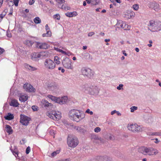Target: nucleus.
I'll list each match as a JSON object with an SVG mask.
<instances>
[{
  "label": "nucleus",
  "mask_w": 161,
  "mask_h": 161,
  "mask_svg": "<svg viewBox=\"0 0 161 161\" xmlns=\"http://www.w3.org/2000/svg\"><path fill=\"white\" fill-rule=\"evenodd\" d=\"M69 115L71 119L77 122L84 119L85 116V114L82 111L75 109L69 111Z\"/></svg>",
  "instance_id": "nucleus-1"
},
{
  "label": "nucleus",
  "mask_w": 161,
  "mask_h": 161,
  "mask_svg": "<svg viewBox=\"0 0 161 161\" xmlns=\"http://www.w3.org/2000/svg\"><path fill=\"white\" fill-rule=\"evenodd\" d=\"M81 90L88 92L90 95L95 96L98 95L100 91V89L96 85L87 84L82 86Z\"/></svg>",
  "instance_id": "nucleus-2"
},
{
  "label": "nucleus",
  "mask_w": 161,
  "mask_h": 161,
  "mask_svg": "<svg viewBox=\"0 0 161 161\" xmlns=\"http://www.w3.org/2000/svg\"><path fill=\"white\" fill-rule=\"evenodd\" d=\"M138 151L144 155L149 156L155 155L158 153L156 149L145 146L138 148Z\"/></svg>",
  "instance_id": "nucleus-3"
},
{
  "label": "nucleus",
  "mask_w": 161,
  "mask_h": 161,
  "mask_svg": "<svg viewBox=\"0 0 161 161\" xmlns=\"http://www.w3.org/2000/svg\"><path fill=\"white\" fill-rule=\"evenodd\" d=\"M148 26V29L151 31L158 32L161 30V22L151 20Z\"/></svg>",
  "instance_id": "nucleus-4"
},
{
  "label": "nucleus",
  "mask_w": 161,
  "mask_h": 161,
  "mask_svg": "<svg viewBox=\"0 0 161 161\" xmlns=\"http://www.w3.org/2000/svg\"><path fill=\"white\" fill-rule=\"evenodd\" d=\"M45 67L48 70H52L54 69L56 64L50 58L46 59L44 62Z\"/></svg>",
  "instance_id": "nucleus-5"
},
{
  "label": "nucleus",
  "mask_w": 161,
  "mask_h": 161,
  "mask_svg": "<svg viewBox=\"0 0 161 161\" xmlns=\"http://www.w3.org/2000/svg\"><path fill=\"white\" fill-rule=\"evenodd\" d=\"M47 115L49 118L56 120H59L61 117V114L60 112L53 110L48 112Z\"/></svg>",
  "instance_id": "nucleus-6"
},
{
  "label": "nucleus",
  "mask_w": 161,
  "mask_h": 161,
  "mask_svg": "<svg viewBox=\"0 0 161 161\" xmlns=\"http://www.w3.org/2000/svg\"><path fill=\"white\" fill-rule=\"evenodd\" d=\"M82 74L85 76L91 78L93 75V71L90 68L84 67L81 69Z\"/></svg>",
  "instance_id": "nucleus-7"
},
{
  "label": "nucleus",
  "mask_w": 161,
  "mask_h": 161,
  "mask_svg": "<svg viewBox=\"0 0 161 161\" xmlns=\"http://www.w3.org/2000/svg\"><path fill=\"white\" fill-rule=\"evenodd\" d=\"M128 128L130 130L133 132H138L142 130V127L137 124H130L128 126Z\"/></svg>",
  "instance_id": "nucleus-8"
},
{
  "label": "nucleus",
  "mask_w": 161,
  "mask_h": 161,
  "mask_svg": "<svg viewBox=\"0 0 161 161\" xmlns=\"http://www.w3.org/2000/svg\"><path fill=\"white\" fill-rule=\"evenodd\" d=\"M62 64L64 67L66 69H73V67L71 64V60L68 58L66 57L64 58L62 61Z\"/></svg>",
  "instance_id": "nucleus-9"
},
{
  "label": "nucleus",
  "mask_w": 161,
  "mask_h": 161,
  "mask_svg": "<svg viewBox=\"0 0 161 161\" xmlns=\"http://www.w3.org/2000/svg\"><path fill=\"white\" fill-rule=\"evenodd\" d=\"M20 117V123L23 125H28L31 118L23 114H21Z\"/></svg>",
  "instance_id": "nucleus-10"
},
{
  "label": "nucleus",
  "mask_w": 161,
  "mask_h": 161,
  "mask_svg": "<svg viewBox=\"0 0 161 161\" xmlns=\"http://www.w3.org/2000/svg\"><path fill=\"white\" fill-rule=\"evenodd\" d=\"M148 7L156 11H158L161 9L160 5L155 2L150 3L148 5Z\"/></svg>",
  "instance_id": "nucleus-11"
},
{
  "label": "nucleus",
  "mask_w": 161,
  "mask_h": 161,
  "mask_svg": "<svg viewBox=\"0 0 161 161\" xmlns=\"http://www.w3.org/2000/svg\"><path fill=\"white\" fill-rule=\"evenodd\" d=\"M24 88L27 92H34L35 91V89L33 86L29 84H25L23 86Z\"/></svg>",
  "instance_id": "nucleus-12"
},
{
  "label": "nucleus",
  "mask_w": 161,
  "mask_h": 161,
  "mask_svg": "<svg viewBox=\"0 0 161 161\" xmlns=\"http://www.w3.org/2000/svg\"><path fill=\"white\" fill-rule=\"evenodd\" d=\"M135 14L134 12L131 11H128L124 14V17L127 19L133 18L135 16Z\"/></svg>",
  "instance_id": "nucleus-13"
},
{
  "label": "nucleus",
  "mask_w": 161,
  "mask_h": 161,
  "mask_svg": "<svg viewBox=\"0 0 161 161\" xmlns=\"http://www.w3.org/2000/svg\"><path fill=\"white\" fill-rule=\"evenodd\" d=\"M47 86L49 90L53 91L57 87L58 85L55 82L50 83L48 82Z\"/></svg>",
  "instance_id": "nucleus-14"
},
{
  "label": "nucleus",
  "mask_w": 161,
  "mask_h": 161,
  "mask_svg": "<svg viewBox=\"0 0 161 161\" xmlns=\"http://www.w3.org/2000/svg\"><path fill=\"white\" fill-rule=\"evenodd\" d=\"M36 47L41 49H46L49 47V45L45 43L36 42Z\"/></svg>",
  "instance_id": "nucleus-15"
},
{
  "label": "nucleus",
  "mask_w": 161,
  "mask_h": 161,
  "mask_svg": "<svg viewBox=\"0 0 161 161\" xmlns=\"http://www.w3.org/2000/svg\"><path fill=\"white\" fill-rule=\"evenodd\" d=\"M117 27L118 28H122L124 30H126V24L125 22H123L121 20L118 21L116 24Z\"/></svg>",
  "instance_id": "nucleus-16"
},
{
  "label": "nucleus",
  "mask_w": 161,
  "mask_h": 161,
  "mask_svg": "<svg viewBox=\"0 0 161 161\" xmlns=\"http://www.w3.org/2000/svg\"><path fill=\"white\" fill-rule=\"evenodd\" d=\"M28 99V96L26 94H21L19 97V100L21 102H25Z\"/></svg>",
  "instance_id": "nucleus-17"
},
{
  "label": "nucleus",
  "mask_w": 161,
  "mask_h": 161,
  "mask_svg": "<svg viewBox=\"0 0 161 161\" xmlns=\"http://www.w3.org/2000/svg\"><path fill=\"white\" fill-rule=\"evenodd\" d=\"M5 130L8 134H12L13 132L11 127L8 125H5Z\"/></svg>",
  "instance_id": "nucleus-18"
},
{
  "label": "nucleus",
  "mask_w": 161,
  "mask_h": 161,
  "mask_svg": "<svg viewBox=\"0 0 161 161\" xmlns=\"http://www.w3.org/2000/svg\"><path fill=\"white\" fill-rule=\"evenodd\" d=\"M78 142H67V144L69 147H75L78 144Z\"/></svg>",
  "instance_id": "nucleus-19"
},
{
  "label": "nucleus",
  "mask_w": 161,
  "mask_h": 161,
  "mask_svg": "<svg viewBox=\"0 0 161 161\" xmlns=\"http://www.w3.org/2000/svg\"><path fill=\"white\" fill-rule=\"evenodd\" d=\"M77 15V13L75 11L73 12H67L65 13V15L68 17H72L75 16Z\"/></svg>",
  "instance_id": "nucleus-20"
},
{
  "label": "nucleus",
  "mask_w": 161,
  "mask_h": 161,
  "mask_svg": "<svg viewBox=\"0 0 161 161\" xmlns=\"http://www.w3.org/2000/svg\"><path fill=\"white\" fill-rule=\"evenodd\" d=\"M19 2V0H13V1H10L9 2H8V4L9 6H10L11 4H12V5L14 4L15 6L17 7L18 5Z\"/></svg>",
  "instance_id": "nucleus-21"
},
{
  "label": "nucleus",
  "mask_w": 161,
  "mask_h": 161,
  "mask_svg": "<svg viewBox=\"0 0 161 161\" xmlns=\"http://www.w3.org/2000/svg\"><path fill=\"white\" fill-rule=\"evenodd\" d=\"M42 103L44 107L46 108L50 107L53 105L52 104L49 103L47 101L45 100H42Z\"/></svg>",
  "instance_id": "nucleus-22"
},
{
  "label": "nucleus",
  "mask_w": 161,
  "mask_h": 161,
  "mask_svg": "<svg viewBox=\"0 0 161 161\" xmlns=\"http://www.w3.org/2000/svg\"><path fill=\"white\" fill-rule=\"evenodd\" d=\"M19 105L17 101L15 99L12 100L10 103V105L14 107H17Z\"/></svg>",
  "instance_id": "nucleus-23"
},
{
  "label": "nucleus",
  "mask_w": 161,
  "mask_h": 161,
  "mask_svg": "<svg viewBox=\"0 0 161 161\" xmlns=\"http://www.w3.org/2000/svg\"><path fill=\"white\" fill-rule=\"evenodd\" d=\"M77 138L74 136L72 135H69L67 137V141H77Z\"/></svg>",
  "instance_id": "nucleus-24"
},
{
  "label": "nucleus",
  "mask_w": 161,
  "mask_h": 161,
  "mask_svg": "<svg viewBox=\"0 0 161 161\" xmlns=\"http://www.w3.org/2000/svg\"><path fill=\"white\" fill-rule=\"evenodd\" d=\"M24 66L25 68L28 69L30 71H35L36 69V68L33 67L32 66H30L26 64H24Z\"/></svg>",
  "instance_id": "nucleus-25"
},
{
  "label": "nucleus",
  "mask_w": 161,
  "mask_h": 161,
  "mask_svg": "<svg viewBox=\"0 0 161 161\" xmlns=\"http://www.w3.org/2000/svg\"><path fill=\"white\" fill-rule=\"evenodd\" d=\"M4 118L6 120H10L14 119V116L13 114H11L10 113H8L7 115L4 116Z\"/></svg>",
  "instance_id": "nucleus-26"
},
{
  "label": "nucleus",
  "mask_w": 161,
  "mask_h": 161,
  "mask_svg": "<svg viewBox=\"0 0 161 161\" xmlns=\"http://www.w3.org/2000/svg\"><path fill=\"white\" fill-rule=\"evenodd\" d=\"M99 159L100 161H111V158L107 156H100Z\"/></svg>",
  "instance_id": "nucleus-27"
},
{
  "label": "nucleus",
  "mask_w": 161,
  "mask_h": 161,
  "mask_svg": "<svg viewBox=\"0 0 161 161\" xmlns=\"http://www.w3.org/2000/svg\"><path fill=\"white\" fill-rule=\"evenodd\" d=\"M68 98L67 96H64L60 98V104H64L67 101Z\"/></svg>",
  "instance_id": "nucleus-28"
},
{
  "label": "nucleus",
  "mask_w": 161,
  "mask_h": 161,
  "mask_svg": "<svg viewBox=\"0 0 161 161\" xmlns=\"http://www.w3.org/2000/svg\"><path fill=\"white\" fill-rule=\"evenodd\" d=\"M147 134L149 135L152 136H161V131H157L156 132H148L147 133Z\"/></svg>",
  "instance_id": "nucleus-29"
},
{
  "label": "nucleus",
  "mask_w": 161,
  "mask_h": 161,
  "mask_svg": "<svg viewBox=\"0 0 161 161\" xmlns=\"http://www.w3.org/2000/svg\"><path fill=\"white\" fill-rule=\"evenodd\" d=\"M48 131L49 133V134L51 136H53V138L55 137L54 136L55 134L56 131H54L53 130L50 128L48 129Z\"/></svg>",
  "instance_id": "nucleus-30"
},
{
  "label": "nucleus",
  "mask_w": 161,
  "mask_h": 161,
  "mask_svg": "<svg viewBox=\"0 0 161 161\" xmlns=\"http://www.w3.org/2000/svg\"><path fill=\"white\" fill-rule=\"evenodd\" d=\"M47 31V33H44L42 34L43 37H50L51 36V32L50 30H48Z\"/></svg>",
  "instance_id": "nucleus-31"
},
{
  "label": "nucleus",
  "mask_w": 161,
  "mask_h": 161,
  "mask_svg": "<svg viewBox=\"0 0 161 161\" xmlns=\"http://www.w3.org/2000/svg\"><path fill=\"white\" fill-rule=\"evenodd\" d=\"M34 21L35 23L36 24H40L41 23V19L39 17H36L34 19Z\"/></svg>",
  "instance_id": "nucleus-32"
},
{
  "label": "nucleus",
  "mask_w": 161,
  "mask_h": 161,
  "mask_svg": "<svg viewBox=\"0 0 161 161\" xmlns=\"http://www.w3.org/2000/svg\"><path fill=\"white\" fill-rule=\"evenodd\" d=\"M75 129L79 132H83L84 131V129L82 128L81 126H76L75 127Z\"/></svg>",
  "instance_id": "nucleus-33"
},
{
  "label": "nucleus",
  "mask_w": 161,
  "mask_h": 161,
  "mask_svg": "<svg viewBox=\"0 0 161 161\" xmlns=\"http://www.w3.org/2000/svg\"><path fill=\"white\" fill-rule=\"evenodd\" d=\"M25 43L29 46H31L34 43V42L30 40H26Z\"/></svg>",
  "instance_id": "nucleus-34"
},
{
  "label": "nucleus",
  "mask_w": 161,
  "mask_h": 161,
  "mask_svg": "<svg viewBox=\"0 0 161 161\" xmlns=\"http://www.w3.org/2000/svg\"><path fill=\"white\" fill-rule=\"evenodd\" d=\"M54 62L57 64H60V62L59 61V58L58 56H55L54 57Z\"/></svg>",
  "instance_id": "nucleus-35"
},
{
  "label": "nucleus",
  "mask_w": 161,
  "mask_h": 161,
  "mask_svg": "<svg viewBox=\"0 0 161 161\" xmlns=\"http://www.w3.org/2000/svg\"><path fill=\"white\" fill-rule=\"evenodd\" d=\"M84 57L85 58L87 59H91L92 60V57H91L90 55L88 53H85L84 55Z\"/></svg>",
  "instance_id": "nucleus-36"
},
{
  "label": "nucleus",
  "mask_w": 161,
  "mask_h": 161,
  "mask_svg": "<svg viewBox=\"0 0 161 161\" xmlns=\"http://www.w3.org/2000/svg\"><path fill=\"white\" fill-rule=\"evenodd\" d=\"M40 53L42 58L44 57H47L48 56L47 53L46 52H41Z\"/></svg>",
  "instance_id": "nucleus-37"
},
{
  "label": "nucleus",
  "mask_w": 161,
  "mask_h": 161,
  "mask_svg": "<svg viewBox=\"0 0 161 161\" xmlns=\"http://www.w3.org/2000/svg\"><path fill=\"white\" fill-rule=\"evenodd\" d=\"M60 152V150H57L56 151L53 152L51 154L52 157H54L57 154H59Z\"/></svg>",
  "instance_id": "nucleus-38"
},
{
  "label": "nucleus",
  "mask_w": 161,
  "mask_h": 161,
  "mask_svg": "<svg viewBox=\"0 0 161 161\" xmlns=\"http://www.w3.org/2000/svg\"><path fill=\"white\" fill-rule=\"evenodd\" d=\"M52 101H53L54 102L56 100L57 97L53 96L52 95H49L47 96Z\"/></svg>",
  "instance_id": "nucleus-39"
},
{
  "label": "nucleus",
  "mask_w": 161,
  "mask_h": 161,
  "mask_svg": "<svg viewBox=\"0 0 161 161\" xmlns=\"http://www.w3.org/2000/svg\"><path fill=\"white\" fill-rule=\"evenodd\" d=\"M100 2V0H92V5H96L98 4Z\"/></svg>",
  "instance_id": "nucleus-40"
},
{
  "label": "nucleus",
  "mask_w": 161,
  "mask_h": 161,
  "mask_svg": "<svg viewBox=\"0 0 161 161\" xmlns=\"http://www.w3.org/2000/svg\"><path fill=\"white\" fill-rule=\"evenodd\" d=\"M53 18L54 19H57V20H59L60 19V15L59 14H58L55 15H54L53 16Z\"/></svg>",
  "instance_id": "nucleus-41"
},
{
  "label": "nucleus",
  "mask_w": 161,
  "mask_h": 161,
  "mask_svg": "<svg viewBox=\"0 0 161 161\" xmlns=\"http://www.w3.org/2000/svg\"><path fill=\"white\" fill-rule=\"evenodd\" d=\"M7 11V9L5 10L2 14H0V18L2 19L6 15Z\"/></svg>",
  "instance_id": "nucleus-42"
},
{
  "label": "nucleus",
  "mask_w": 161,
  "mask_h": 161,
  "mask_svg": "<svg viewBox=\"0 0 161 161\" xmlns=\"http://www.w3.org/2000/svg\"><path fill=\"white\" fill-rule=\"evenodd\" d=\"M12 152L13 154L14 155L16 158L17 157H18L19 152L17 150H12Z\"/></svg>",
  "instance_id": "nucleus-43"
},
{
  "label": "nucleus",
  "mask_w": 161,
  "mask_h": 161,
  "mask_svg": "<svg viewBox=\"0 0 161 161\" xmlns=\"http://www.w3.org/2000/svg\"><path fill=\"white\" fill-rule=\"evenodd\" d=\"M130 112H133L134 111L136 110L137 109V107L135 106H132L130 108Z\"/></svg>",
  "instance_id": "nucleus-44"
},
{
  "label": "nucleus",
  "mask_w": 161,
  "mask_h": 161,
  "mask_svg": "<svg viewBox=\"0 0 161 161\" xmlns=\"http://www.w3.org/2000/svg\"><path fill=\"white\" fill-rule=\"evenodd\" d=\"M132 8L135 10H137L139 8V5L138 4H134L132 6Z\"/></svg>",
  "instance_id": "nucleus-45"
},
{
  "label": "nucleus",
  "mask_w": 161,
  "mask_h": 161,
  "mask_svg": "<svg viewBox=\"0 0 161 161\" xmlns=\"http://www.w3.org/2000/svg\"><path fill=\"white\" fill-rule=\"evenodd\" d=\"M37 53H32V55L31 58L32 59L35 60V58H38L37 57Z\"/></svg>",
  "instance_id": "nucleus-46"
},
{
  "label": "nucleus",
  "mask_w": 161,
  "mask_h": 161,
  "mask_svg": "<svg viewBox=\"0 0 161 161\" xmlns=\"http://www.w3.org/2000/svg\"><path fill=\"white\" fill-rule=\"evenodd\" d=\"M61 8L64 9L65 10H68L70 9V7L68 6H64V5H62Z\"/></svg>",
  "instance_id": "nucleus-47"
},
{
  "label": "nucleus",
  "mask_w": 161,
  "mask_h": 161,
  "mask_svg": "<svg viewBox=\"0 0 161 161\" xmlns=\"http://www.w3.org/2000/svg\"><path fill=\"white\" fill-rule=\"evenodd\" d=\"M123 85L122 84H120L119 86H117V89L119 90L121 89H123Z\"/></svg>",
  "instance_id": "nucleus-48"
},
{
  "label": "nucleus",
  "mask_w": 161,
  "mask_h": 161,
  "mask_svg": "<svg viewBox=\"0 0 161 161\" xmlns=\"http://www.w3.org/2000/svg\"><path fill=\"white\" fill-rule=\"evenodd\" d=\"M86 113L90 114L91 115L93 114V112L92 111H90L89 109H87L86 111Z\"/></svg>",
  "instance_id": "nucleus-49"
},
{
  "label": "nucleus",
  "mask_w": 161,
  "mask_h": 161,
  "mask_svg": "<svg viewBox=\"0 0 161 161\" xmlns=\"http://www.w3.org/2000/svg\"><path fill=\"white\" fill-rule=\"evenodd\" d=\"M31 148L29 146L26 149V153L28 154L30 152Z\"/></svg>",
  "instance_id": "nucleus-50"
},
{
  "label": "nucleus",
  "mask_w": 161,
  "mask_h": 161,
  "mask_svg": "<svg viewBox=\"0 0 161 161\" xmlns=\"http://www.w3.org/2000/svg\"><path fill=\"white\" fill-rule=\"evenodd\" d=\"M101 130V129L99 127H97L94 129L95 132L98 133Z\"/></svg>",
  "instance_id": "nucleus-51"
},
{
  "label": "nucleus",
  "mask_w": 161,
  "mask_h": 161,
  "mask_svg": "<svg viewBox=\"0 0 161 161\" xmlns=\"http://www.w3.org/2000/svg\"><path fill=\"white\" fill-rule=\"evenodd\" d=\"M56 1L58 3L60 4L63 3L65 2V1L64 0H56Z\"/></svg>",
  "instance_id": "nucleus-52"
},
{
  "label": "nucleus",
  "mask_w": 161,
  "mask_h": 161,
  "mask_svg": "<svg viewBox=\"0 0 161 161\" xmlns=\"http://www.w3.org/2000/svg\"><path fill=\"white\" fill-rule=\"evenodd\" d=\"M57 51H58L59 52L61 53H62L64 54L65 55L67 54L66 53L65 51H64V50H62L61 49H58V50H57Z\"/></svg>",
  "instance_id": "nucleus-53"
},
{
  "label": "nucleus",
  "mask_w": 161,
  "mask_h": 161,
  "mask_svg": "<svg viewBox=\"0 0 161 161\" xmlns=\"http://www.w3.org/2000/svg\"><path fill=\"white\" fill-rule=\"evenodd\" d=\"M31 108L33 111H35L37 110V107L36 106L33 105L32 106Z\"/></svg>",
  "instance_id": "nucleus-54"
},
{
  "label": "nucleus",
  "mask_w": 161,
  "mask_h": 161,
  "mask_svg": "<svg viewBox=\"0 0 161 161\" xmlns=\"http://www.w3.org/2000/svg\"><path fill=\"white\" fill-rule=\"evenodd\" d=\"M60 97H57L55 102L60 104Z\"/></svg>",
  "instance_id": "nucleus-55"
},
{
  "label": "nucleus",
  "mask_w": 161,
  "mask_h": 161,
  "mask_svg": "<svg viewBox=\"0 0 161 161\" xmlns=\"http://www.w3.org/2000/svg\"><path fill=\"white\" fill-rule=\"evenodd\" d=\"M35 2L34 0H30L29 2V4L30 5H32Z\"/></svg>",
  "instance_id": "nucleus-56"
},
{
  "label": "nucleus",
  "mask_w": 161,
  "mask_h": 161,
  "mask_svg": "<svg viewBox=\"0 0 161 161\" xmlns=\"http://www.w3.org/2000/svg\"><path fill=\"white\" fill-rule=\"evenodd\" d=\"M95 34L94 32H91L88 33V36H91Z\"/></svg>",
  "instance_id": "nucleus-57"
},
{
  "label": "nucleus",
  "mask_w": 161,
  "mask_h": 161,
  "mask_svg": "<svg viewBox=\"0 0 161 161\" xmlns=\"http://www.w3.org/2000/svg\"><path fill=\"white\" fill-rule=\"evenodd\" d=\"M40 52L37 53V57L38 58H42Z\"/></svg>",
  "instance_id": "nucleus-58"
},
{
  "label": "nucleus",
  "mask_w": 161,
  "mask_h": 161,
  "mask_svg": "<svg viewBox=\"0 0 161 161\" xmlns=\"http://www.w3.org/2000/svg\"><path fill=\"white\" fill-rule=\"evenodd\" d=\"M58 69L59 70H61V72L63 73H64L65 71V70L64 69L62 68L61 67H59L58 68Z\"/></svg>",
  "instance_id": "nucleus-59"
},
{
  "label": "nucleus",
  "mask_w": 161,
  "mask_h": 161,
  "mask_svg": "<svg viewBox=\"0 0 161 161\" xmlns=\"http://www.w3.org/2000/svg\"><path fill=\"white\" fill-rule=\"evenodd\" d=\"M7 36L8 37H11V33L7 31Z\"/></svg>",
  "instance_id": "nucleus-60"
},
{
  "label": "nucleus",
  "mask_w": 161,
  "mask_h": 161,
  "mask_svg": "<svg viewBox=\"0 0 161 161\" xmlns=\"http://www.w3.org/2000/svg\"><path fill=\"white\" fill-rule=\"evenodd\" d=\"M59 161H70V158H68L64 159H61Z\"/></svg>",
  "instance_id": "nucleus-61"
},
{
  "label": "nucleus",
  "mask_w": 161,
  "mask_h": 161,
  "mask_svg": "<svg viewBox=\"0 0 161 161\" xmlns=\"http://www.w3.org/2000/svg\"><path fill=\"white\" fill-rule=\"evenodd\" d=\"M4 51V50L3 48L0 47V54L3 53Z\"/></svg>",
  "instance_id": "nucleus-62"
},
{
  "label": "nucleus",
  "mask_w": 161,
  "mask_h": 161,
  "mask_svg": "<svg viewBox=\"0 0 161 161\" xmlns=\"http://www.w3.org/2000/svg\"><path fill=\"white\" fill-rule=\"evenodd\" d=\"M86 2H87V4H89L91 3L92 5V0H86Z\"/></svg>",
  "instance_id": "nucleus-63"
},
{
  "label": "nucleus",
  "mask_w": 161,
  "mask_h": 161,
  "mask_svg": "<svg viewBox=\"0 0 161 161\" xmlns=\"http://www.w3.org/2000/svg\"><path fill=\"white\" fill-rule=\"evenodd\" d=\"M130 26H129V25H128L126 24V27H125L126 30H130Z\"/></svg>",
  "instance_id": "nucleus-64"
}]
</instances>
